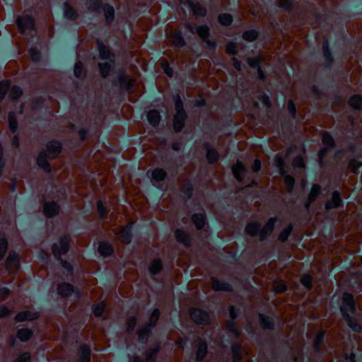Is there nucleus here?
<instances>
[{
	"label": "nucleus",
	"instance_id": "nucleus-48",
	"mask_svg": "<svg viewBox=\"0 0 362 362\" xmlns=\"http://www.w3.org/2000/svg\"><path fill=\"white\" fill-rule=\"evenodd\" d=\"M8 244L5 238L0 239V260L3 259L7 250Z\"/></svg>",
	"mask_w": 362,
	"mask_h": 362
},
{
	"label": "nucleus",
	"instance_id": "nucleus-61",
	"mask_svg": "<svg viewBox=\"0 0 362 362\" xmlns=\"http://www.w3.org/2000/svg\"><path fill=\"white\" fill-rule=\"evenodd\" d=\"M226 52L230 54H235L237 53L236 46L234 43H228L226 46Z\"/></svg>",
	"mask_w": 362,
	"mask_h": 362
},
{
	"label": "nucleus",
	"instance_id": "nucleus-10",
	"mask_svg": "<svg viewBox=\"0 0 362 362\" xmlns=\"http://www.w3.org/2000/svg\"><path fill=\"white\" fill-rule=\"evenodd\" d=\"M233 173L235 177L241 182H244L246 180H249L248 171L245 168L243 164L238 161L232 168Z\"/></svg>",
	"mask_w": 362,
	"mask_h": 362
},
{
	"label": "nucleus",
	"instance_id": "nucleus-36",
	"mask_svg": "<svg viewBox=\"0 0 362 362\" xmlns=\"http://www.w3.org/2000/svg\"><path fill=\"white\" fill-rule=\"evenodd\" d=\"M320 187L317 185H314L308 196V202L306 204L307 208H308V206L310 203L315 200L316 197L320 194Z\"/></svg>",
	"mask_w": 362,
	"mask_h": 362
},
{
	"label": "nucleus",
	"instance_id": "nucleus-63",
	"mask_svg": "<svg viewBox=\"0 0 362 362\" xmlns=\"http://www.w3.org/2000/svg\"><path fill=\"white\" fill-rule=\"evenodd\" d=\"M279 6L282 8L288 9L291 6V3L290 0H279Z\"/></svg>",
	"mask_w": 362,
	"mask_h": 362
},
{
	"label": "nucleus",
	"instance_id": "nucleus-28",
	"mask_svg": "<svg viewBox=\"0 0 362 362\" xmlns=\"http://www.w3.org/2000/svg\"><path fill=\"white\" fill-rule=\"evenodd\" d=\"M98 251L101 255L107 257L112 253L113 249L110 244L103 242L99 244Z\"/></svg>",
	"mask_w": 362,
	"mask_h": 362
},
{
	"label": "nucleus",
	"instance_id": "nucleus-43",
	"mask_svg": "<svg viewBox=\"0 0 362 362\" xmlns=\"http://www.w3.org/2000/svg\"><path fill=\"white\" fill-rule=\"evenodd\" d=\"M9 127L12 132H16L18 128L17 121L14 113L10 112L8 115Z\"/></svg>",
	"mask_w": 362,
	"mask_h": 362
},
{
	"label": "nucleus",
	"instance_id": "nucleus-3",
	"mask_svg": "<svg viewBox=\"0 0 362 362\" xmlns=\"http://www.w3.org/2000/svg\"><path fill=\"white\" fill-rule=\"evenodd\" d=\"M276 221V218H271L262 228H260V226L257 223L251 222L245 228L246 233L251 236L259 235V239L263 240L272 232Z\"/></svg>",
	"mask_w": 362,
	"mask_h": 362
},
{
	"label": "nucleus",
	"instance_id": "nucleus-18",
	"mask_svg": "<svg viewBox=\"0 0 362 362\" xmlns=\"http://www.w3.org/2000/svg\"><path fill=\"white\" fill-rule=\"evenodd\" d=\"M196 347L197 349L196 352V358L198 361H202L206 354L207 346L205 341L202 340H198L196 344Z\"/></svg>",
	"mask_w": 362,
	"mask_h": 362
},
{
	"label": "nucleus",
	"instance_id": "nucleus-30",
	"mask_svg": "<svg viewBox=\"0 0 362 362\" xmlns=\"http://www.w3.org/2000/svg\"><path fill=\"white\" fill-rule=\"evenodd\" d=\"M147 118L149 123L155 127L158 124L160 116L157 110H151L147 114Z\"/></svg>",
	"mask_w": 362,
	"mask_h": 362
},
{
	"label": "nucleus",
	"instance_id": "nucleus-56",
	"mask_svg": "<svg viewBox=\"0 0 362 362\" xmlns=\"http://www.w3.org/2000/svg\"><path fill=\"white\" fill-rule=\"evenodd\" d=\"M349 165L354 169V173H356V170L362 165V160L361 158L354 159L351 160Z\"/></svg>",
	"mask_w": 362,
	"mask_h": 362
},
{
	"label": "nucleus",
	"instance_id": "nucleus-17",
	"mask_svg": "<svg viewBox=\"0 0 362 362\" xmlns=\"http://www.w3.org/2000/svg\"><path fill=\"white\" fill-rule=\"evenodd\" d=\"M160 350V345L156 344L149 348L145 353L146 362H156V355Z\"/></svg>",
	"mask_w": 362,
	"mask_h": 362
},
{
	"label": "nucleus",
	"instance_id": "nucleus-34",
	"mask_svg": "<svg viewBox=\"0 0 362 362\" xmlns=\"http://www.w3.org/2000/svg\"><path fill=\"white\" fill-rule=\"evenodd\" d=\"M212 288L214 291H229L230 286L223 281L214 279L212 281Z\"/></svg>",
	"mask_w": 362,
	"mask_h": 362
},
{
	"label": "nucleus",
	"instance_id": "nucleus-47",
	"mask_svg": "<svg viewBox=\"0 0 362 362\" xmlns=\"http://www.w3.org/2000/svg\"><path fill=\"white\" fill-rule=\"evenodd\" d=\"M232 352L235 361H238L241 358V348L240 346L235 344L232 346Z\"/></svg>",
	"mask_w": 362,
	"mask_h": 362
},
{
	"label": "nucleus",
	"instance_id": "nucleus-55",
	"mask_svg": "<svg viewBox=\"0 0 362 362\" xmlns=\"http://www.w3.org/2000/svg\"><path fill=\"white\" fill-rule=\"evenodd\" d=\"M30 57L33 61L38 62L40 59V52L35 48H31L29 51Z\"/></svg>",
	"mask_w": 362,
	"mask_h": 362
},
{
	"label": "nucleus",
	"instance_id": "nucleus-31",
	"mask_svg": "<svg viewBox=\"0 0 362 362\" xmlns=\"http://www.w3.org/2000/svg\"><path fill=\"white\" fill-rule=\"evenodd\" d=\"M172 42L177 47H183L185 45V42L182 36V33L180 31H175L170 37Z\"/></svg>",
	"mask_w": 362,
	"mask_h": 362
},
{
	"label": "nucleus",
	"instance_id": "nucleus-51",
	"mask_svg": "<svg viewBox=\"0 0 362 362\" xmlns=\"http://www.w3.org/2000/svg\"><path fill=\"white\" fill-rule=\"evenodd\" d=\"M105 309V305L103 303H100L98 305H95L93 307V312L95 316H100Z\"/></svg>",
	"mask_w": 362,
	"mask_h": 362
},
{
	"label": "nucleus",
	"instance_id": "nucleus-23",
	"mask_svg": "<svg viewBox=\"0 0 362 362\" xmlns=\"http://www.w3.org/2000/svg\"><path fill=\"white\" fill-rule=\"evenodd\" d=\"M175 237L178 242L183 243L186 246L189 245L190 243L189 235L181 229H177L175 231Z\"/></svg>",
	"mask_w": 362,
	"mask_h": 362
},
{
	"label": "nucleus",
	"instance_id": "nucleus-11",
	"mask_svg": "<svg viewBox=\"0 0 362 362\" xmlns=\"http://www.w3.org/2000/svg\"><path fill=\"white\" fill-rule=\"evenodd\" d=\"M275 163L276 166L279 168L280 173L284 177V181L286 182V185L288 187V189L291 191L293 188V186L294 185V179L293 177L290 175H284V162L281 157L276 156L275 159Z\"/></svg>",
	"mask_w": 362,
	"mask_h": 362
},
{
	"label": "nucleus",
	"instance_id": "nucleus-45",
	"mask_svg": "<svg viewBox=\"0 0 362 362\" xmlns=\"http://www.w3.org/2000/svg\"><path fill=\"white\" fill-rule=\"evenodd\" d=\"M86 6L88 10L95 11L100 8V3L99 0H88Z\"/></svg>",
	"mask_w": 362,
	"mask_h": 362
},
{
	"label": "nucleus",
	"instance_id": "nucleus-15",
	"mask_svg": "<svg viewBox=\"0 0 362 362\" xmlns=\"http://www.w3.org/2000/svg\"><path fill=\"white\" fill-rule=\"evenodd\" d=\"M98 48L100 52V57L101 59H107L110 62L115 60L114 54L110 52L108 47L104 45L103 43L98 42Z\"/></svg>",
	"mask_w": 362,
	"mask_h": 362
},
{
	"label": "nucleus",
	"instance_id": "nucleus-12",
	"mask_svg": "<svg viewBox=\"0 0 362 362\" xmlns=\"http://www.w3.org/2000/svg\"><path fill=\"white\" fill-rule=\"evenodd\" d=\"M17 24L20 31L24 33L34 28V20L28 16H22L18 18Z\"/></svg>",
	"mask_w": 362,
	"mask_h": 362
},
{
	"label": "nucleus",
	"instance_id": "nucleus-16",
	"mask_svg": "<svg viewBox=\"0 0 362 362\" xmlns=\"http://www.w3.org/2000/svg\"><path fill=\"white\" fill-rule=\"evenodd\" d=\"M115 66V62H110V61L105 62H100L98 63V67L100 70V75L103 78H106L112 69Z\"/></svg>",
	"mask_w": 362,
	"mask_h": 362
},
{
	"label": "nucleus",
	"instance_id": "nucleus-58",
	"mask_svg": "<svg viewBox=\"0 0 362 362\" xmlns=\"http://www.w3.org/2000/svg\"><path fill=\"white\" fill-rule=\"evenodd\" d=\"M274 290L276 293H281L286 290V286L282 281L276 282L274 285Z\"/></svg>",
	"mask_w": 362,
	"mask_h": 362
},
{
	"label": "nucleus",
	"instance_id": "nucleus-20",
	"mask_svg": "<svg viewBox=\"0 0 362 362\" xmlns=\"http://www.w3.org/2000/svg\"><path fill=\"white\" fill-rule=\"evenodd\" d=\"M37 313H33L30 311H23L19 313L16 316V320L17 322H23L24 320H33L37 317Z\"/></svg>",
	"mask_w": 362,
	"mask_h": 362
},
{
	"label": "nucleus",
	"instance_id": "nucleus-26",
	"mask_svg": "<svg viewBox=\"0 0 362 362\" xmlns=\"http://www.w3.org/2000/svg\"><path fill=\"white\" fill-rule=\"evenodd\" d=\"M130 225H127L121 230L120 238L122 243L128 244L131 242L132 240V233H131Z\"/></svg>",
	"mask_w": 362,
	"mask_h": 362
},
{
	"label": "nucleus",
	"instance_id": "nucleus-24",
	"mask_svg": "<svg viewBox=\"0 0 362 362\" xmlns=\"http://www.w3.org/2000/svg\"><path fill=\"white\" fill-rule=\"evenodd\" d=\"M192 219L197 229L203 228L205 226V216L202 213L194 214Z\"/></svg>",
	"mask_w": 362,
	"mask_h": 362
},
{
	"label": "nucleus",
	"instance_id": "nucleus-8",
	"mask_svg": "<svg viewBox=\"0 0 362 362\" xmlns=\"http://www.w3.org/2000/svg\"><path fill=\"white\" fill-rule=\"evenodd\" d=\"M69 248V238L68 236H62L59 240L58 243H54L52 245V252L54 256L59 259L61 255L66 254Z\"/></svg>",
	"mask_w": 362,
	"mask_h": 362
},
{
	"label": "nucleus",
	"instance_id": "nucleus-14",
	"mask_svg": "<svg viewBox=\"0 0 362 362\" xmlns=\"http://www.w3.org/2000/svg\"><path fill=\"white\" fill-rule=\"evenodd\" d=\"M322 140L325 148H321L319 151V157L320 160L325 155L327 150L332 148L334 146V140L329 134L324 133L322 136Z\"/></svg>",
	"mask_w": 362,
	"mask_h": 362
},
{
	"label": "nucleus",
	"instance_id": "nucleus-4",
	"mask_svg": "<svg viewBox=\"0 0 362 362\" xmlns=\"http://www.w3.org/2000/svg\"><path fill=\"white\" fill-rule=\"evenodd\" d=\"M355 305L353 296L349 293H344L343 296V304L341 306V311L348 325L354 331L359 332L361 326L358 325L348 314V312L354 313Z\"/></svg>",
	"mask_w": 362,
	"mask_h": 362
},
{
	"label": "nucleus",
	"instance_id": "nucleus-32",
	"mask_svg": "<svg viewBox=\"0 0 362 362\" xmlns=\"http://www.w3.org/2000/svg\"><path fill=\"white\" fill-rule=\"evenodd\" d=\"M349 104L354 109L360 110L362 107V96L354 95L350 98Z\"/></svg>",
	"mask_w": 362,
	"mask_h": 362
},
{
	"label": "nucleus",
	"instance_id": "nucleus-19",
	"mask_svg": "<svg viewBox=\"0 0 362 362\" xmlns=\"http://www.w3.org/2000/svg\"><path fill=\"white\" fill-rule=\"evenodd\" d=\"M44 211L47 216L52 217L59 213V206L54 202L45 203Z\"/></svg>",
	"mask_w": 362,
	"mask_h": 362
},
{
	"label": "nucleus",
	"instance_id": "nucleus-42",
	"mask_svg": "<svg viewBox=\"0 0 362 362\" xmlns=\"http://www.w3.org/2000/svg\"><path fill=\"white\" fill-rule=\"evenodd\" d=\"M233 18L230 14L223 13L219 15L218 21L223 25H228L232 23Z\"/></svg>",
	"mask_w": 362,
	"mask_h": 362
},
{
	"label": "nucleus",
	"instance_id": "nucleus-9",
	"mask_svg": "<svg viewBox=\"0 0 362 362\" xmlns=\"http://www.w3.org/2000/svg\"><path fill=\"white\" fill-rule=\"evenodd\" d=\"M190 317L197 324L206 325L209 322V315L207 312L199 308H193L190 310Z\"/></svg>",
	"mask_w": 362,
	"mask_h": 362
},
{
	"label": "nucleus",
	"instance_id": "nucleus-22",
	"mask_svg": "<svg viewBox=\"0 0 362 362\" xmlns=\"http://www.w3.org/2000/svg\"><path fill=\"white\" fill-rule=\"evenodd\" d=\"M204 148L206 151V158L210 163H214L216 162L218 159V152L209 147V144H204Z\"/></svg>",
	"mask_w": 362,
	"mask_h": 362
},
{
	"label": "nucleus",
	"instance_id": "nucleus-59",
	"mask_svg": "<svg viewBox=\"0 0 362 362\" xmlns=\"http://www.w3.org/2000/svg\"><path fill=\"white\" fill-rule=\"evenodd\" d=\"M323 338H324V334L322 332L319 333L316 336L315 341H314V346H315V349L317 350L319 349V346L323 341Z\"/></svg>",
	"mask_w": 362,
	"mask_h": 362
},
{
	"label": "nucleus",
	"instance_id": "nucleus-37",
	"mask_svg": "<svg viewBox=\"0 0 362 362\" xmlns=\"http://www.w3.org/2000/svg\"><path fill=\"white\" fill-rule=\"evenodd\" d=\"M64 16L69 19L74 20L77 16L76 11L69 4H64Z\"/></svg>",
	"mask_w": 362,
	"mask_h": 362
},
{
	"label": "nucleus",
	"instance_id": "nucleus-52",
	"mask_svg": "<svg viewBox=\"0 0 362 362\" xmlns=\"http://www.w3.org/2000/svg\"><path fill=\"white\" fill-rule=\"evenodd\" d=\"M261 62L260 57H255V58H249L247 59V62L249 65L252 68H259V64Z\"/></svg>",
	"mask_w": 362,
	"mask_h": 362
},
{
	"label": "nucleus",
	"instance_id": "nucleus-54",
	"mask_svg": "<svg viewBox=\"0 0 362 362\" xmlns=\"http://www.w3.org/2000/svg\"><path fill=\"white\" fill-rule=\"evenodd\" d=\"M293 165L294 168H305V163L302 157L298 156L295 158L293 161Z\"/></svg>",
	"mask_w": 362,
	"mask_h": 362
},
{
	"label": "nucleus",
	"instance_id": "nucleus-7",
	"mask_svg": "<svg viewBox=\"0 0 362 362\" xmlns=\"http://www.w3.org/2000/svg\"><path fill=\"white\" fill-rule=\"evenodd\" d=\"M160 315V312L158 309H155L151 313L149 323L147 326L144 327L138 331L139 339L141 341H145L151 332V327H153Z\"/></svg>",
	"mask_w": 362,
	"mask_h": 362
},
{
	"label": "nucleus",
	"instance_id": "nucleus-13",
	"mask_svg": "<svg viewBox=\"0 0 362 362\" xmlns=\"http://www.w3.org/2000/svg\"><path fill=\"white\" fill-rule=\"evenodd\" d=\"M58 293L63 297H67L72 294H74L76 298L79 297V293L74 290L73 286L66 283L62 284L59 286Z\"/></svg>",
	"mask_w": 362,
	"mask_h": 362
},
{
	"label": "nucleus",
	"instance_id": "nucleus-21",
	"mask_svg": "<svg viewBox=\"0 0 362 362\" xmlns=\"http://www.w3.org/2000/svg\"><path fill=\"white\" fill-rule=\"evenodd\" d=\"M341 203V199L339 193L335 191L332 194V200L327 202L326 204V208L327 209H334L339 207Z\"/></svg>",
	"mask_w": 362,
	"mask_h": 362
},
{
	"label": "nucleus",
	"instance_id": "nucleus-5",
	"mask_svg": "<svg viewBox=\"0 0 362 362\" xmlns=\"http://www.w3.org/2000/svg\"><path fill=\"white\" fill-rule=\"evenodd\" d=\"M176 113L173 119V127L176 132H180L185 124L186 114L183 110L182 102L179 96L175 98Z\"/></svg>",
	"mask_w": 362,
	"mask_h": 362
},
{
	"label": "nucleus",
	"instance_id": "nucleus-49",
	"mask_svg": "<svg viewBox=\"0 0 362 362\" xmlns=\"http://www.w3.org/2000/svg\"><path fill=\"white\" fill-rule=\"evenodd\" d=\"M11 88V90H18L15 86L11 88V83L8 80H4L0 83V90H8Z\"/></svg>",
	"mask_w": 362,
	"mask_h": 362
},
{
	"label": "nucleus",
	"instance_id": "nucleus-57",
	"mask_svg": "<svg viewBox=\"0 0 362 362\" xmlns=\"http://www.w3.org/2000/svg\"><path fill=\"white\" fill-rule=\"evenodd\" d=\"M312 279L309 275L305 274L301 277V283L307 288L311 287Z\"/></svg>",
	"mask_w": 362,
	"mask_h": 362
},
{
	"label": "nucleus",
	"instance_id": "nucleus-39",
	"mask_svg": "<svg viewBox=\"0 0 362 362\" xmlns=\"http://www.w3.org/2000/svg\"><path fill=\"white\" fill-rule=\"evenodd\" d=\"M162 269V263L160 259H155L149 267V272L151 274H158Z\"/></svg>",
	"mask_w": 362,
	"mask_h": 362
},
{
	"label": "nucleus",
	"instance_id": "nucleus-44",
	"mask_svg": "<svg viewBox=\"0 0 362 362\" xmlns=\"http://www.w3.org/2000/svg\"><path fill=\"white\" fill-rule=\"evenodd\" d=\"M243 37L249 42L254 41L257 37V33L255 30H249L243 33Z\"/></svg>",
	"mask_w": 362,
	"mask_h": 362
},
{
	"label": "nucleus",
	"instance_id": "nucleus-64",
	"mask_svg": "<svg viewBox=\"0 0 362 362\" xmlns=\"http://www.w3.org/2000/svg\"><path fill=\"white\" fill-rule=\"evenodd\" d=\"M287 109H288V112L293 117H294L295 113H296V107L291 100H288V102Z\"/></svg>",
	"mask_w": 362,
	"mask_h": 362
},
{
	"label": "nucleus",
	"instance_id": "nucleus-40",
	"mask_svg": "<svg viewBox=\"0 0 362 362\" xmlns=\"http://www.w3.org/2000/svg\"><path fill=\"white\" fill-rule=\"evenodd\" d=\"M259 320L262 327L264 329H272L273 327L272 320L268 317L264 316V315H259Z\"/></svg>",
	"mask_w": 362,
	"mask_h": 362
},
{
	"label": "nucleus",
	"instance_id": "nucleus-29",
	"mask_svg": "<svg viewBox=\"0 0 362 362\" xmlns=\"http://www.w3.org/2000/svg\"><path fill=\"white\" fill-rule=\"evenodd\" d=\"M18 263V257L16 252H10L8 257L6 259V267L11 268L14 267L16 268Z\"/></svg>",
	"mask_w": 362,
	"mask_h": 362
},
{
	"label": "nucleus",
	"instance_id": "nucleus-62",
	"mask_svg": "<svg viewBox=\"0 0 362 362\" xmlns=\"http://www.w3.org/2000/svg\"><path fill=\"white\" fill-rule=\"evenodd\" d=\"M10 293L9 289L3 287L0 288V300H3L6 299Z\"/></svg>",
	"mask_w": 362,
	"mask_h": 362
},
{
	"label": "nucleus",
	"instance_id": "nucleus-33",
	"mask_svg": "<svg viewBox=\"0 0 362 362\" xmlns=\"http://www.w3.org/2000/svg\"><path fill=\"white\" fill-rule=\"evenodd\" d=\"M90 349L88 346L83 345L80 349V356L78 362H88L90 359Z\"/></svg>",
	"mask_w": 362,
	"mask_h": 362
},
{
	"label": "nucleus",
	"instance_id": "nucleus-25",
	"mask_svg": "<svg viewBox=\"0 0 362 362\" xmlns=\"http://www.w3.org/2000/svg\"><path fill=\"white\" fill-rule=\"evenodd\" d=\"M166 175V172L161 168H156L151 172L152 180L156 182L164 180Z\"/></svg>",
	"mask_w": 362,
	"mask_h": 362
},
{
	"label": "nucleus",
	"instance_id": "nucleus-1",
	"mask_svg": "<svg viewBox=\"0 0 362 362\" xmlns=\"http://www.w3.org/2000/svg\"><path fill=\"white\" fill-rule=\"evenodd\" d=\"M62 145L57 141H52L47 144L46 150L40 152L37 158V164L46 172L50 171L48 159H53L61 152Z\"/></svg>",
	"mask_w": 362,
	"mask_h": 362
},
{
	"label": "nucleus",
	"instance_id": "nucleus-46",
	"mask_svg": "<svg viewBox=\"0 0 362 362\" xmlns=\"http://www.w3.org/2000/svg\"><path fill=\"white\" fill-rule=\"evenodd\" d=\"M291 230L292 226L289 225L287 228H286L281 231V233L279 235V239L282 242L286 240L288 236L290 235Z\"/></svg>",
	"mask_w": 362,
	"mask_h": 362
},
{
	"label": "nucleus",
	"instance_id": "nucleus-60",
	"mask_svg": "<svg viewBox=\"0 0 362 362\" xmlns=\"http://www.w3.org/2000/svg\"><path fill=\"white\" fill-rule=\"evenodd\" d=\"M30 360V355L29 353H24L18 356L14 362H29Z\"/></svg>",
	"mask_w": 362,
	"mask_h": 362
},
{
	"label": "nucleus",
	"instance_id": "nucleus-50",
	"mask_svg": "<svg viewBox=\"0 0 362 362\" xmlns=\"http://www.w3.org/2000/svg\"><path fill=\"white\" fill-rule=\"evenodd\" d=\"M136 323V320L135 317L131 316L128 317L127 322H126V327L128 331H132L134 329L135 325Z\"/></svg>",
	"mask_w": 362,
	"mask_h": 362
},
{
	"label": "nucleus",
	"instance_id": "nucleus-53",
	"mask_svg": "<svg viewBox=\"0 0 362 362\" xmlns=\"http://www.w3.org/2000/svg\"><path fill=\"white\" fill-rule=\"evenodd\" d=\"M322 48H323V52H324V56L326 58V59L329 62H332V59H331V54L329 51V48H328V42L327 41H325L324 43H323V46H322Z\"/></svg>",
	"mask_w": 362,
	"mask_h": 362
},
{
	"label": "nucleus",
	"instance_id": "nucleus-38",
	"mask_svg": "<svg viewBox=\"0 0 362 362\" xmlns=\"http://www.w3.org/2000/svg\"><path fill=\"white\" fill-rule=\"evenodd\" d=\"M86 74L83 65L81 62L76 63L74 66V75L77 78H83Z\"/></svg>",
	"mask_w": 362,
	"mask_h": 362
},
{
	"label": "nucleus",
	"instance_id": "nucleus-35",
	"mask_svg": "<svg viewBox=\"0 0 362 362\" xmlns=\"http://www.w3.org/2000/svg\"><path fill=\"white\" fill-rule=\"evenodd\" d=\"M32 334H33V332L30 329H27V328H23L18 331L17 337L21 341H26L30 338Z\"/></svg>",
	"mask_w": 362,
	"mask_h": 362
},
{
	"label": "nucleus",
	"instance_id": "nucleus-6",
	"mask_svg": "<svg viewBox=\"0 0 362 362\" xmlns=\"http://www.w3.org/2000/svg\"><path fill=\"white\" fill-rule=\"evenodd\" d=\"M187 29L192 33H197L199 37L206 43L209 48H214L215 47V42H211L209 40V28L206 25H199L194 27L191 25H187Z\"/></svg>",
	"mask_w": 362,
	"mask_h": 362
},
{
	"label": "nucleus",
	"instance_id": "nucleus-41",
	"mask_svg": "<svg viewBox=\"0 0 362 362\" xmlns=\"http://www.w3.org/2000/svg\"><path fill=\"white\" fill-rule=\"evenodd\" d=\"M104 12H105V16L107 22L109 23L112 22V21L114 19V14H115L113 8L108 5L105 6Z\"/></svg>",
	"mask_w": 362,
	"mask_h": 362
},
{
	"label": "nucleus",
	"instance_id": "nucleus-27",
	"mask_svg": "<svg viewBox=\"0 0 362 362\" xmlns=\"http://www.w3.org/2000/svg\"><path fill=\"white\" fill-rule=\"evenodd\" d=\"M189 7L196 16H204L206 13V10L199 3L189 2Z\"/></svg>",
	"mask_w": 362,
	"mask_h": 362
},
{
	"label": "nucleus",
	"instance_id": "nucleus-2",
	"mask_svg": "<svg viewBox=\"0 0 362 362\" xmlns=\"http://www.w3.org/2000/svg\"><path fill=\"white\" fill-rule=\"evenodd\" d=\"M115 83L122 89L138 88L137 75L133 69H119L116 72Z\"/></svg>",
	"mask_w": 362,
	"mask_h": 362
}]
</instances>
